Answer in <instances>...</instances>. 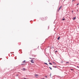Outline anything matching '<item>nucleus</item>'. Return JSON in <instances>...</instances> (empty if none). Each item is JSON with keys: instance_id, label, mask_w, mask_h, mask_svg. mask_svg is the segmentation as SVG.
<instances>
[{"instance_id": "obj_1", "label": "nucleus", "mask_w": 79, "mask_h": 79, "mask_svg": "<svg viewBox=\"0 0 79 79\" xmlns=\"http://www.w3.org/2000/svg\"><path fill=\"white\" fill-rule=\"evenodd\" d=\"M35 77H36V78H37V77L39 76V75L35 74Z\"/></svg>"}, {"instance_id": "obj_2", "label": "nucleus", "mask_w": 79, "mask_h": 79, "mask_svg": "<svg viewBox=\"0 0 79 79\" xmlns=\"http://www.w3.org/2000/svg\"><path fill=\"white\" fill-rule=\"evenodd\" d=\"M31 62L32 63H34V60H31Z\"/></svg>"}, {"instance_id": "obj_3", "label": "nucleus", "mask_w": 79, "mask_h": 79, "mask_svg": "<svg viewBox=\"0 0 79 79\" xmlns=\"http://www.w3.org/2000/svg\"><path fill=\"white\" fill-rule=\"evenodd\" d=\"M76 17H75L73 18V20H74L75 19H76Z\"/></svg>"}, {"instance_id": "obj_4", "label": "nucleus", "mask_w": 79, "mask_h": 79, "mask_svg": "<svg viewBox=\"0 0 79 79\" xmlns=\"http://www.w3.org/2000/svg\"><path fill=\"white\" fill-rule=\"evenodd\" d=\"M61 6H61L59 8L58 11H59L60 10V9H61Z\"/></svg>"}, {"instance_id": "obj_5", "label": "nucleus", "mask_w": 79, "mask_h": 79, "mask_svg": "<svg viewBox=\"0 0 79 79\" xmlns=\"http://www.w3.org/2000/svg\"><path fill=\"white\" fill-rule=\"evenodd\" d=\"M23 71H25V70H26V69L24 68H23Z\"/></svg>"}, {"instance_id": "obj_6", "label": "nucleus", "mask_w": 79, "mask_h": 79, "mask_svg": "<svg viewBox=\"0 0 79 79\" xmlns=\"http://www.w3.org/2000/svg\"><path fill=\"white\" fill-rule=\"evenodd\" d=\"M49 64H50L51 65H52V63H49Z\"/></svg>"}, {"instance_id": "obj_7", "label": "nucleus", "mask_w": 79, "mask_h": 79, "mask_svg": "<svg viewBox=\"0 0 79 79\" xmlns=\"http://www.w3.org/2000/svg\"><path fill=\"white\" fill-rule=\"evenodd\" d=\"M44 64H47V65L48 66V64H47V63H44Z\"/></svg>"}, {"instance_id": "obj_8", "label": "nucleus", "mask_w": 79, "mask_h": 79, "mask_svg": "<svg viewBox=\"0 0 79 79\" xmlns=\"http://www.w3.org/2000/svg\"><path fill=\"white\" fill-rule=\"evenodd\" d=\"M49 68L50 69H52V68H51V67H49Z\"/></svg>"}, {"instance_id": "obj_9", "label": "nucleus", "mask_w": 79, "mask_h": 79, "mask_svg": "<svg viewBox=\"0 0 79 79\" xmlns=\"http://www.w3.org/2000/svg\"><path fill=\"white\" fill-rule=\"evenodd\" d=\"M44 18H42L41 19V20H42V21H44Z\"/></svg>"}, {"instance_id": "obj_10", "label": "nucleus", "mask_w": 79, "mask_h": 79, "mask_svg": "<svg viewBox=\"0 0 79 79\" xmlns=\"http://www.w3.org/2000/svg\"><path fill=\"white\" fill-rule=\"evenodd\" d=\"M60 37H59L57 39L58 40H59L60 39Z\"/></svg>"}, {"instance_id": "obj_11", "label": "nucleus", "mask_w": 79, "mask_h": 79, "mask_svg": "<svg viewBox=\"0 0 79 79\" xmlns=\"http://www.w3.org/2000/svg\"><path fill=\"white\" fill-rule=\"evenodd\" d=\"M64 20H65V19H62V21H64Z\"/></svg>"}, {"instance_id": "obj_12", "label": "nucleus", "mask_w": 79, "mask_h": 79, "mask_svg": "<svg viewBox=\"0 0 79 79\" xmlns=\"http://www.w3.org/2000/svg\"><path fill=\"white\" fill-rule=\"evenodd\" d=\"M71 69V71H74V70H73V69Z\"/></svg>"}, {"instance_id": "obj_13", "label": "nucleus", "mask_w": 79, "mask_h": 79, "mask_svg": "<svg viewBox=\"0 0 79 79\" xmlns=\"http://www.w3.org/2000/svg\"><path fill=\"white\" fill-rule=\"evenodd\" d=\"M77 5H79V3L77 4Z\"/></svg>"}, {"instance_id": "obj_14", "label": "nucleus", "mask_w": 79, "mask_h": 79, "mask_svg": "<svg viewBox=\"0 0 79 79\" xmlns=\"http://www.w3.org/2000/svg\"><path fill=\"white\" fill-rule=\"evenodd\" d=\"M45 77H46V78H47V76H45Z\"/></svg>"}, {"instance_id": "obj_15", "label": "nucleus", "mask_w": 79, "mask_h": 79, "mask_svg": "<svg viewBox=\"0 0 79 79\" xmlns=\"http://www.w3.org/2000/svg\"><path fill=\"white\" fill-rule=\"evenodd\" d=\"M56 52H57V51H55V53H56Z\"/></svg>"}, {"instance_id": "obj_16", "label": "nucleus", "mask_w": 79, "mask_h": 79, "mask_svg": "<svg viewBox=\"0 0 79 79\" xmlns=\"http://www.w3.org/2000/svg\"><path fill=\"white\" fill-rule=\"evenodd\" d=\"M66 63H69V62H66Z\"/></svg>"}, {"instance_id": "obj_17", "label": "nucleus", "mask_w": 79, "mask_h": 79, "mask_svg": "<svg viewBox=\"0 0 79 79\" xmlns=\"http://www.w3.org/2000/svg\"><path fill=\"white\" fill-rule=\"evenodd\" d=\"M48 62H50V60H48Z\"/></svg>"}, {"instance_id": "obj_18", "label": "nucleus", "mask_w": 79, "mask_h": 79, "mask_svg": "<svg viewBox=\"0 0 79 79\" xmlns=\"http://www.w3.org/2000/svg\"><path fill=\"white\" fill-rule=\"evenodd\" d=\"M45 18H46V19H47V17H46Z\"/></svg>"}, {"instance_id": "obj_19", "label": "nucleus", "mask_w": 79, "mask_h": 79, "mask_svg": "<svg viewBox=\"0 0 79 79\" xmlns=\"http://www.w3.org/2000/svg\"><path fill=\"white\" fill-rule=\"evenodd\" d=\"M25 60H24V61H23V63H24V62H25Z\"/></svg>"}, {"instance_id": "obj_20", "label": "nucleus", "mask_w": 79, "mask_h": 79, "mask_svg": "<svg viewBox=\"0 0 79 79\" xmlns=\"http://www.w3.org/2000/svg\"><path fill=\"white\" fill-rule=\"evenodd\" d=\"M77 68H79V66H77Z\"/></svg>"}, {"instance_id": "obj_21", "label": "nucleus", "mask_w": 79, "mask_h": 79, "mask_svg": "<svg viewBox=\"0 0 79 79\" xmlns=\"http://www.w3.org/2000/svg\"><path fill=\"white\" fill-rule=\"evenodd\" d=\"M41 79H44V78H41Z\"/></svg>"}, {"instance_id": "obj_22", "label": "nucleus", "mask_w": 79, "mask_h": 79, "mask_svg": "<svg viewBox=\"0 0 79 79\" xmlns=\"http://www.w3.org/2000/svg\"><path fill=\"white\" fill-rule=\"evenodd\" d=\"M34 51H35V49H34Z\"/></svg>"}, {"instance_id": "obj_23", "label": "nucleus", "mask_w": 79, "mask_h": 79, "mask_svg": "<svg viewBox=\"0 0 79 79\" xmlns=\"http://www.w3.org/2000/svg\"><path fill=\"white\" fill-rule=\"evenodd\" d=\"M23 79H26V78H24Z\"/></svg>"}, {"instance_id": "obj_24", "label": "nucleus", "mask_w": 79, "mask_h": 79, "mask_svg": "<svg viewBox=\"0 0 79 79\" xmlns=\"http://www.w3.org/2000/svg\"><path fill=\"white\" fill-rule=\"evenodd\" d=\"M73 1H74V0H73L72 2H73Z\"/></svg>"}, {"instance_id": "obj_25", "label": "nucleus", "mask_w": 79, "mask_h": 79, "mask_svg": "<svg viewBox=\"0 0 79 79\" xmlns=\"http://www.w3.org/2000/svg\"><path fill=\"white\" fill-rule=\"evenodd\" d=\"M30 58V59H31V58Z\"/></svg>"}, {"instance_id": "obj_26", "label": "nucleus", "mask_w": 79, "mask_h": 79, "mask_svg": "<svg viewBox=\"0 0 79 79\" xmlns=\"http://www.w3.org/2000/svg\"><path fill=\"white\" fill-rule=\"evenodd\" d=\"M33 59H34V58H33Z\"/></svg>"}, {"instance_id": "obj_27", "label": "nucleus", "mask_w": 79, "mask_h": 79, "mask_svg": "<svg viewBox=\"0 0 79 79\" xmlns=\"http://www.w3.org/2000/svg\"><path fill=\"white\" fill-rule=\"evenodd\" d=\"M50 76H51V75H50Z\"/></svg>"}]
</instances>
